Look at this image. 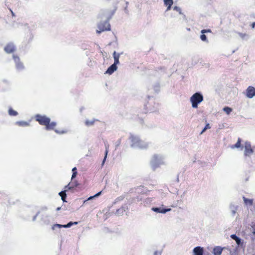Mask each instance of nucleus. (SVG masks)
Returning <instances> with one entry per match:
<instances>
[{"label":"nucleus","instance_id":"1","mask_svg":"<svg viewBox=\"0 0 255 255\" xmlns=\"http://www.w3.org/2000/svg\"><path fill=\"white\" fill-rule=\"evenodd\" d=\"M35 119L40 125L45 126L46 130L54 129L56 126V123H50V119L46 116L38 114L35 116Z\"/></svg>","mask_w":255,"mask_h":255},{"label":"nucleus","instance_id":"2","mask_svg":"<svg viewBox=\"0 0 255 255\" xmlns=\"http://www.w3.org/2000/svg\"><path fill=\"white\" fill-rule=\"evenodd\" d=\"M203 100V96L199 93H196L192 95L190 98V101L192 103V106L194 108H197L198 105Z\"/></svg>","mask_w":255,"mask_h":255},{"label":"nucleus","instance_id":"3","mask_svg":"<svg viewBox=\"0 0 255 255\" xmlns=\"http://www.w3.org/2000/svg\"><path fill=\"white\" fill-rule=\"evenodd\" d=\"M97 33H100L103 31L110 30L111 25L108 21H104L99 23Z\"/></svg>","mask_w":255,"mask_h":255},{"label":"nucleus","instance_id":"4","mask_svg":"<svg viewBox=\"0 0 255 255\" xmlns=\"http://www.w3.org/2000/svg\"><path fill=\"white\" fill-rule=\"evenodd\" d=\"M254 152V150L252 147L250 142L246 141L245 143V152L244 155L246 156H250Z\"/></svg>","mask_w":255,"mask_h":255},{"label":"nucleus","instance_id":"5","mask_svg":"<svg viewBox=\"0 0 255 255\" xmlns=\"http://www.w3.org/2000/svg\"><path fill=\"white\" fill-rule=\"evenodd\" d=\"M4 50L6 53L10 54L16 50V47L13 43H9L5 45Z\"/></svg>","mask_w":255,"mask_h":255},{"label":"nucleus","instance_id":"6","mask_svg":"<svg viewBox=\"0 0 255 255\" xmlns=\"http://www.w3.org/2000/svg\"><path fill=\"white\" fill-rule=\"evenodd\" d=\"M246 96L249 98H252L255 96V88L253 86H249L246 90Z\"/></svg>","mask_w":255,"mask_h":255},{"label":"nucleus","instance_id":"7","mask_svg":"<svg viewBox=\"0 0 255 255\" xmlns=\"http://www.w3.org/2000/svg\"><path fill=\"white\" fill-rule=\"evenodd\" d=\"M202 34L200 35L201 39L203 41H208L206 36L204 34L205 33H211L212 31L210 29H202L201 31Z\"/></svg>","mask_w":255,"mask_h":255},{"label":"nucleus","instance_id":"8","mask_svg":"<svg viewBox=\"0 0 255 255\" xmlns=\"http://www.w3.org/2000/svg\"><path fill=\"white\" fill-rule=\"evenodd\" d=\"M152 210H153V211L157 212V213L164 214V213H166L167 212L170 211L171 210V209L170 208L163 209V208H162L160 207H159V208L153 207L152 208Z\"/></svg>","mask_w":255,"mask_h":255},{"label":"nucleus","instance_id":"9","mask_svg":"<svg viewBox=\"0 0 255 255\" xmlns=\"http://www.w3.org/2000/svg\"><path fill=\"white\" fill-rule=\"evenodd\" d=\"M194 255H203L204 249L201 247H196L193 249Z\"/></svg>","mask_w":255,"mask_h":255},{"label":"nucleus","instance_id":"10","mask_svg":"<svg viewBox=\"0 0 255 255\" xmlns=\"http://www.w3.org/2000/svg\"><path fill=\"white\" fill-rule=\"evenodd\" d=\"M223 249L221 247L217 246L213 249V253L214 255H221Z\"/></svg>","mask_w":255,"mask_h":255},{"label":"nucleus","instance_id":"11","mask_svg":"<svg viewBox=\"0 0 255 255\" xmlns=\"http://www.w3.org/2000/svg\"><path fill=\"white\" fill-rule=\"evenodd\" d=\"M117 69V65L115 64H112L111 66H110L106 71V73L109 74H112Z\"/></svg>","mask_w":255,"mask_h":255},{"label":"nucleus","instance_id":"12","mask_svg":"<svg viewBox=\"0 0 255 255\" xmlns=\"http://www.w3.org/2000/svg\"><path fill=\"white\" fill-rule=\"evenodd\" d=\"M164 3L166 6H167L166 11H168L171 9L173 1V0H164Z\"/></svg>","mask_w":255,"mask_h":255},{"label":"nucleus","instance_id":"13","mask_svg":"<svg viewBox=\"0 0 255 255\" xmlns=\"http://www.w3.org/2000/svg\"><path fill=\"white\" fill-rule=\"evenodd\" d=\"M113 56H114V64H115L117 65V64L119 63L120 54L119 53H117L116 51H114V52L113 53Z\"/></svg>","mask_w":255,"mask_h":255},{"label":"nucleus","instance_id":"14","mask_svg":"<svg viewBox=\"0 0 255 255\" xmlns=\"http://www.w3.org/2000/svg\"><path fill=\"white\" fill-rule=\"evenodd\" d=\"M231 238L234 240L238 245H240L241 243V240L238 237H237L235 234H233L231 235Z\"/></svg>","mask_w":255,"mask_h":255},{"label":"nucleus","instance_id":"15","mask_svg":"<svg viewBox=\"0 0 255 255\" xmlns=\"http://www.w3.org/2000/svg\"><path fill=\"white\" fill-rule=\"evenodd\" d=\"M78 185V184H77V183L74 185H73V183H69L67 185H66L65 187V189L67 191L68 189L70 190L72 189H74L75 187H77Z\"/></svg>","mask_w":255,"mask_h":255},{"label":"nucleus","instance_id":"16","mask_svg":"<svg viewBox=\"0 0 255 255\" xmlns=\"http://www.w3.org/2000/svg\"><path fill=\"white\" fill-rule=\"evenodd\" d=\"M16 124L20 127H27L29 126V123L25 121L17 122Z\"/></svg>","mask_w":255,"mask_h":255},{"label":"nucleus","instance_id":"17","mask_svg":"<svg viewBox=\"0 0 255 255\" xmlns=\"http://www.w3.org/2000/svg\"><path fill=\"white\" fill-rule=\"evenodd\" d=\"M243 200L244 201V203L247 205H250L251 206L253 204V199H249L246 198L245 197H243Z\"/></svg>","mask_w":255,"mask_h":255},{"label":"nucleus","instance_id":"18","mask_svg":"<svg viewBox=\"0 0 255 255\" xmlns=\"http://www.w3.org/2000/svg\"><path fill=\"white\" fill-rule=\"evenodd\" d=\"M66 190H65L64 191H62L60 192H59V195L61 196V199L63 202H66Z\"/></svg>","mask_w":255,"mask_h":255},{"label":"nucleus","instance_id":"19","mask_svg":"<svg viewBox=\"0 0 255 255\" xmlns=\"http://www.w3.org/2000/svg\"><path fill=\"white\" fill-rule=\"evenodd\" d=\"M241 139L240 138H238L237 143L235 144L232 145L231 147L232 148H234L235 147L239 148L241 147Z\"/></svg>","mask_w":255,"mask_h":255},{"label":"nucleus","instance_id":"20","mask_svg":"<svg viewBox=\"0 0 255 255\" xmlns=\"http://www.w3.org/2000/svg\"><path fill=\"white\" fill-rule=\"evenodd\" d=\"M16 68L18 70H21L24 69V65L23 64L20 62L17 64H15Z\"/></svg>","mask_w":255,"mask_h":255},{"label":"nucleus","instance_id":"21","mask_svg":"<svg viewBox=\"0 0 255 255\" xmlns=\"http://www.w3.org/2000/svg\"><path fill=\"white\" fill-rule=\"evenodd\" d=\"M55 227H58L59 228H68L67 226V224L66 225H60L58 224H54L52 227L53 230L55 229Z\"/></svg>","mask_w":255,"mask_h":255},{"label":"nucleus","instance_id":"22","mask_svg":"<svg viewBox=\"0 0 255 255\" xmlns=\"http://www.w3.org/2000/svg\"><path fill=\"white\" fill-rule=\"evenodd\" d=\"M95 121H96L95 120H86L85 121V124L87 126H92L93 125H94V124L95 123Z\"/></svg>","mask_w":255,"mask_h":255},{"label":"nucleus","instance_id":"23","mask_svg":"<svg viewBox=\"0 0 255 255\" xmlns=\"http://www.w3.org/2000/svg\"><path fill=\"white\" fill-rule=\"evenodd\" d=\"M12 57L15 64L21 62L19 57L17 55H13Z\"/></svg>","mask_w":255,"mask_h":255},{"label":"nucleus","instance_id":"24","mask_svg":"<svg viewBox=\"0 0 255 255\" xmlns=\"http://www.w3.org/2000/svg\"><path fill=\"white\" fill-rule=\"evenodd\" d=\"M8 113L10 116H15L17 115L18 113L17 112L14 111L12 109H10L8 111Z\"/></svg>","mask_w":255,"mask_h":255},{"label":"nucleus","instance_id":"25","mask_svg":"<svg viewBox=\"0 0 255 255\" xmlns=\"http://www.w3.org/2000/svg\"><path fill=\"white\" fill-rule=\"evenodd\" d=\"M223 110L225 112H226L227 114H230V113L232 111V109L228 107H226L224 108Z\"/></svg>","mask_w":255,"mask_h":255},{"label":"nucleus","instance_id":"26","mask_svg":"<svg viewBox=\"0 0 255 255\" xmlns=\"http://www.w3.org/2000/svg\"><path fill=\"white\" fill-rule=\"evenodd\" d=\"M210 128H211V127H210L209 124H206L205 128H203V129L201 132L200 134H203L207 129H210Z\"/></svg>","mask_w":255,"mask_h":255},{"label":"nucleus","instance_id":"27","mask_svg":"<svg viewBox=\"0 0 255 255\" xmlns=\"http://www.w3.org/2000/svg\"><path fill=\"white\" fill-rule=\"evenodd\" d=\"M108 148H109V146L108 145L106 147V151H105V157H104V158L103 161V164L104 163V162H105V161L106 160V159L107 158V154H108V151H109Z\"/></svg>","mask_w":255,"mask_h":255},{"label":"nucleus","instance_id":"28","mask_svg":"<svg viewBox=\"0 0 255 255\" xmlns=\"http://www.w3.org/2000/svg\"><path fill=\"white\" fill-rule=\"evenodd\" d=\"M102 192V191H100L98 193L96 194L95 195L89 197L88 200H91V199H93L95 197H98V196H100Z\"/></svg>","mask_w":255,"mask_h":255},{"label":"nucleus","instance_id":"29","mask_svg":"<svg viewBox=\"0 0 255 255\" xmlns=\"http://www.w3.org/2000/svg\"><path fill=\"white\" fill-rule=\"evenodd\" d=\"M173 9L177 11H178L180 14L181 13V9H180V8L179 7L175 6L173 7Z\"/></svg>","mask_w":255,"mask_h":255},{"label":"nucleus","instance_id":"30","mask_svg":"<svg viewBox=\"0 0 255 255\" xmlns=\"http://www.w3.org/2000/svg\"><path fill=\"white\" fill-rule=\"evenodd\" d=\"M77 224H78L77 222H70L69 223H68L67 224V226L68 227V228H69L73 225H77Z\"/></svg>","mask_w":255,"mask_h":255},{"label":"nucleus","instance_id":"31","mask_svg":"<svg viewBox=\"0 0 255 255\" xmlns=\"http://www.w3.org/2000/svg\"><path fill=\"white\" fill-rule=\"evenodd\" d=\"M55 131L56 132H57L58 133H60V134H63V133H65L67 132V130H55Z\"/></svg>","mask_w":255,"mask_h":255},{"label":"nucleus","instance_id":"32","mask_svg":"<svg viewBox=\"0 0 255 255\" xmlns=\"http://www.w3.org/2000/svg\"><path fill=\"white\" fill-rule=\"evenodd\" d=\"M252 227L253 228L252 233L254 235H255V223L253 224V225L252 226Z\"/></svg>","mask_w":255,"mask_h":255},{"label":"nucleus","instance_id":"33","mask_svg":"<svg viewBox=\"0 0 255 255\" xmlns=\"http://www.w3.org/2000/svg\"><path fill=\"white\" fill-rule=\"evenodd\" d=\"M77 174V172L75 171V172H73V174H72V180L75 177L76 175Z\"/></svg>","mask_w":255,"mask_h":255},{"label":"nucleus","instance_id":"34","mask_svg":"<svg viewBox=\"0 0 255 255\" xmlns=\"http://www.w3.org/2000/svg\"><path fill=\"white\" fill-rule=\"evenodd\" d=\"M251 26H252V28H254L255 27V22H253L252 24H251Z\"/></svg>","mask_w":255,"mask_h":255},{"label":"nucleus","instance_id":"35","mask_svg":"<svg viewBox=\"0 0 255 255\" xmlns=\"http://www.w3.org/2000/svg\"><path fill=\"white\" fill-rule=\"evenodd\" d=\"M70 183H73V185H74L75 184H78L77 182L76 181H71Z\"/></svg>","mask_w":255,"mask_h":255},{"label":"nucleus","instance_id":"36","mask_svg":"<svg viewBox=\"0 0 255 255\" xmlns=\"http://www.w3.org/2000/svg\"><path fill=\"white\" fill-rule=\"evenodd\" d=\"M76 171V167L73 168L72 169V171L75 172Z\"/></svg>","mask_w":255,"mask_h":255}]
</instances>
